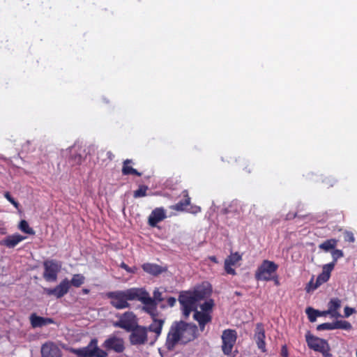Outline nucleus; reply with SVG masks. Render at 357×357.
<instances>
[{
    "instance_id": "obj_1",
    "label": "nucleus",
    "mask_w": 357,
    "mask_h": 357,
    "mask_svg": "<svg viewBox=\"0 0 357 357\" xmlns=\"http://www.w3.org/2000/svg\"><path fill=\"white\" fill-rule=\"evenodd\" d=\"M210 292L207 288L199 287L193 291L182 292L178 298L184 317L188 318L193 311V318L198 322L201 331L204 330L205 325L211 322L212 319L213 301L208 299L201 303L202 301L210 295Z\"/></svg>"
},
{
    "instance_id": "obj_2",
    "label": "nucleus",
    "mask_w": 357,
    "mask_h": 357,
    "mask_svg": "<svg viewBox=\"0 0 357 357\" xmlns=\"http://www.w3.org/2000/svg\"><path fill=\"white\" fill-rule=\"evenodd\" d=\"M197 336L198 328L195 324L183 321L174 322L167 334L165 347L168 350L172 351L177 344H187L194 340Z\"/></svg>"
},
{
    "instance_id": "obj_3",
    "label": "nucleus",
    "mask_w": 357,
    "mask_h": 357,
    "mask_svg": "<svg viewBox=\"0 0 357 357\" xmlns=\"http://www.w3.org/2000/svg\"><path fill=\"white\" fill-rule=\"evenodd\" d=\"M139 292V288H130L123 291L109 292L107 297L111 299L110 303L113 307L121 310L130 307L129 301H137Z\"/></svg>"
},
{
    "instance_id": "obj_4",
    "label": "nucleus",
    "mask_w": 357,
    "mask_h": 357,
    "mask_svg": "<svg viewBox=\"0 0 357 357\" xmlns=\"http://www.w3.org/2000/svg\"><path fill=\"white\" fill-rule=\"evenodd\" d=\"M70 353L77 357H107V353L98 346V340L92 339L87 346L82 348L68 347L66 349Z\"/></svg>"
},
{
    "instance_id": "obj_5",
    "label": "nucleus",
    "mask_w": 357,
    "mask_h": 357,
    "mask_svg": "<svg viewBox=\"0 0 357 357\" xmlns=\"http://www.w3.org/2000/svg\"><path fill=\"white\" fill-rule=\"evenodd\" d=\"M278 266L273 261L264 260L258 267L255 273V278L257 280L269 281L274 278Z\"/></svg>"
},
{
    "instance_id": "obj_6",
    "label": "nucleus",
    "mask_w": 357,
    "mask_h": 357,
    "mask_svg": "<svg viewBox=\"0 0 357 357\" xmlns=\"http://www.w3.org/2000/svg\"><path fill=\"white\" fill-rule=\"evenodd\" d=\"M305 339L307 346L315 351H319L325 357L331 356L330 347L326 340L314 336L310 332L305 335Z\"/></svg>"
},
{
    "instance_id": "obj_7",
    "label": "nucleus",
    "mask_w": 357,
    "mask_h": 357,
    "mask_svg": "<svg viewBox=\"0 0 357 357\" xmlns=\"http://www.w3.org/2000/svg\"><path fill=\"white\" fill-rule=\"evenodd\" d=\"M43 276L44 279L50 282H56L58 274L61 270L62 263L55 259H47L43 262Z\"/></svg>"
},
{
    "instance_id": "obj_8",
    "label": "nucleus",
    "mask_w": 357,
    "mask_h": 357,
    "mask_svg": "<svg viewBox=\"0 0 357 357\" xmlns=\"http://www.w3.org/2000/svg\"><path fill=\"white\" fill-rule=\"evenodd\" d=\"M119 320L114 323L115 327L121 328L126 331H131L137 326V319L132 312L128 311L116 316Z\"/></svg>"
},
{
    "instance_id": "obj_9",
    "label": "nucleus",
    "mask_w": 357,
    "mask_h": 357,
    "mask_svg": "<svg viewBox=\"0 0 357 357\" xmlns=\"http://www.w3.org/2000/svg\"><path fill=\"white\" fill-rule=\"evenodd\" d=\"M139 295L137 301H139L144 305L142 310L149 313L152 318H157L158 314L157 309L158 304L155 302V300L152 299L149 294L143 289H140Z\"/></svg>"
},
{
    "instance_id": "obj_10",
    "label": "nucleus",
    "mask_w": 357,
    "mask_h": 357,
    "mask_svg": "<svg viewBox=\"0 0 357 357\" xmlns=\"http://www.w3.org/2000/svg\"><path fill=\"white\" fill-rule=\"evenodd\" d=\"M236 337L237 334L234 330L227 329L223 331L222 350L225 355H229L231 353Z\"/></svg>"
},
{
    "instance_id": "obj_11",
    "label": "nucleus",
    "mask_w": 357,
    "mask_h": 357,
    "mask_svg": "<svg viewBox=\"0 0 357 357\" xmlns=\"http://www.w3.org/2000/svg\"><path fill=\"white\" fill-rule=\"evenodd\" d=\"M148 340L147 328L137 326L131 330L130 335V343L133 345L144 344Z\"/></svg>"
},
{
    "instance_id": "obj_12",
    "label": "nucleus",
    "mask_w": 357,
    "mask_h": 357,
    "mask_svg": "<svg viewBox=\"0 0 357 357\" xmlns=\"http://www.w3.org/2000/svg\"><path fill=\"white\" fill-rule=\"evenodd\" d=\"M70 289V281L66 278L63 280L54 288H44L43 292L47 296H54L57 298H60L66 295Z\"/></svg>"
},
{
    "instance_id": "obj_13",
    "label": "nucleus",
    "mask_w": 357,
    "mask_h": 357,
    "mask_svg": "<svg viewBox=\"0 0 357 357\" xmlns=\"http://www.w3.org/2000/svg\"><path fill=\"white\" fill-rule=\"evenodd\" d=\"M70 289V281L66 278L63 280L54 288H44L43 292L47 296H54L57 298H60L66 295Z\"/></svg>"
},
{
    "instance_id": "obj_14",
    "label": "nucleus",
    "mask_w": 357,
    "mask_h": 357,
    "mask_svg": "<svg viewBox=\"0 0 357 357\" xmlns=\"http://www.w3.org/2000/svg\"><path fill=\"white\" fill-rule=\"evenodd\" d=\"M102 347L107 350H113L116 353H121L124 350L123 339L115 336L109 337L103 343Z\"/></svg>"
},
{
    "instance_id": "obj_15",
    "label": "nucleus",
    "mask_w": 357,
    "mask_h": 357,
    "mask_svg": "<svg viewBox=\"0 0 357 357\" xmlns=\"http://www.w3.org/2000/svg\"><path fill=\"white\" fill-rule=\"evenodd\" d=\"M41 356L42 357H61V351L55 343L48 342L42 345Z\"/></svg>"
},
{
    "instance_id": "obj_16",
    "label": "nucleus",
    "mask_w": 357,
    "mask_h": 357,
    "mask_svg": "<svg viewBox=\"0 0 357 357\" xmlns=\"http://www.w3.org/2000/svg\"><path fill=\"white\" fill-rule=\"evenodd\" d=\"M265 332L261 324H257L255 331V340L258 348L263 352L266 351Z\"/></svg>"
},
{
    "instance_id": "obj_17",
    "label": "nucleus",
    "mask_w": 357,
    "mask_h": 357,
    "mask_svg": "<svg viewBox=\"0 0 357 357\" xmlns=\"http://www.w3.org/2000/svg\"><path fill=\"white\" fill-rule=\"evenodd\" d=\"M166 218V213L162 208H155L149 216L148 222L151 227H155L156 225Z\"/></svg>"
},
{
    "instance_id": "obj_18",
    "label": "nucleus",
    "mask_w": 357,
    "mask_h": 357,
    "mask_svg": "<svg viewBox=\"0 0 357 357\" xmlns=\"http://www.w3.org/2000/svg\"><path fill=\"white\" fill-rule=\"evenodd\" d=\"M29 319L33 328H40L54 323L53 319L40 317L36 315L35 313L30 315Z\"/></svg>"
},
{
    "instance_id": "obj_19",
    "label": "nucleus",
    "mask_w": 357,
    "mask_h": 357,
    "mask_svg": "<svg viewBox=\"0 0 357 357\" xmlns=\"http://www.w3.org/2000/svg\"><path fill=\"white\" fill-rule=\"evenodd\" d=\"M164 322L165 321L163 319L153 318V322L151 324L149 325L148 328V330L149 331L155 333L154 337L151 338V344H153L154 342L160 335Z\"/></svg>"
},
{
    "instance_id": "obj_20",
    "label": "nucleus",
    "mask_w": 357,
    "mask_h": 357,
    "mask_svg": "<svg viewBox=\"0 0 357 357\" xmlns=\"http://www.w3.org/2000/svg\"><path fill=\"white\" fill-rule=\"evenodd\" d=\"M25 238V236L15 234L13 235L8 236L5 239H3V244L9 248H12L15 247L19 243H20Z\"/></svg>"
},
{
    "instance_id": "obj_21",
    "label": "nucleus",
    "mask_w": 357,
    "mask_h": 357,
    "mask_svg": "<svg viewBox=\"0 0 357 357\" xmlns=\"http://www.w3.org/2000/svg\"><path fill=\"white\" fill-rule=\"evenodd\" d=\"M143 270L153 275H158L165 271H166V268H163L158 264L146 263L142 265Z\"/></svg>"
},
{
    "instance_id": "obj_22",
    "label": "nucleus",
    "mask_w": 357,
    "mask_h": 357,
    "mask_svg": "<svg viewBox=\"0 0 357 357\" xmlns=\"http://www.w3.org/2000/svg\"><path fill=\"white\" fill-rule=\"evenodd\" d=\"M70 158L69 162L71 165H79L83 159L82 154L79 152L76 146H72L69 149Z\"/></svg>"
},
{
    "instance_id": "obj_23",
    "label": "nucleus",
    "mask_w": 357,
    "mask_h": 357,
    "mask_svg": "<svg viewBox=\"0 0 357 357\" xmlns=\"http://www.w3.org/2000/svg\"><path fill=\"white\" fill-rule=\"evenodd\" d=\"M341 306V301L338 298L331 299L328 303V310L325 311L324 313H329L333 317H337L340 314L337 312V310Z\"/></svg>"
},
{
    "instance_id": "obj_24",
    "label": "nucleus",
    "mask_w": 357,
    "mask_h": 357,
    "mask_svg": "<svg viewBox=\"0 0 357 357\" xmlns=\"http://www.w3.org/2000/svg\"><path fill=\"white\" fill-rule=\"evenodd\" d=\"M132 163V160L127 159L123 162V165L122 168V173L123 175H129V174H135L140 176L142 175L141 173L138 172L137 169L132 168L129 166V165Z\"/></svg>"
},
{
    "instance_id": "obj_25",
    "label": "nucleus",
    "mask_w": 357,
    "mask_h": 357,
    "mask_svg": "<svg viewBox=\"0 0 357 357\" xmlns=\"http://www.w3.org/2000/svg\"><path fill=\"white\" fill-rule=\"evenodd\" d=\"M183 196L185 197L184 201H180L173 206H172V208L176 211H183L184 208L188 206L190 203V198L188 196V192L186 190L183 192Z\"/></svg>"
},
{
    "instance_id": "obj_26",
    "label": "nucleus",
    "mask_w": 357,
    "mask_h": 357,
    "mask_svg": "<svg viewBox=\"0 0 357 357\" xmlns=\"http://www.w3.org/2000/svg\"><path fill=\"white\" fill-rule=\"evenodd\" d=\"M85 278L82 274H75L73 276L72 280L70 281V286L73 285L75 287H80L84 284Z\"/></svg>"
},
{
    "instance_id": "obj_27",
    "label": "nucleus",
    "mask_w": 357,
    "mask_h": 357,
    "mask_svg": "<svg viewBox=\"0 0 357 357\" xmlns=\"http://www.w3.org/2000/svg\"><path fill=\"white\" fill-rule=\"evenodd\" d=\"M336 244H337L336 240L329 239V240H327V241H324V243H321L319 247L320 249L328 252L330 250L333 249L336 246Z\"/></svg>"
},
{
    "instance_id": "obj_28",
    "label": "nucleus",
    "mask_w": 357,
    "mask_h": 357,
    "mask_svg": "<svg viewBox=\"0 0 357 357\" xmlns=\"http://www.w3.org/2000/svg\"><path fill=\"white\" fill-rule=\"evenodd\" d=\"M305 312L308 317L310 321L314 322L317 317L321 316L320 312L313 309L312 307H307L305 310Z\"/></svg>"
},
{
    "instance_id": "obj_29",
    "label": "nucleus",
    "mask_w": 357,
    "mask_h": 357,
    "mask_svg": "<svg viewBox=\"0 0 357 357\" xmlns=\"http://www.w3.org/2000/svg\"><path fill=\"white\" fill-rule=\"evenodd\" d=\"M19 229L26 234L33 235L35 234V231L32 228H31L26 220H21L19 225Z\"/></svg>"
},
{
    "instance_id": "obj_30",
    "label": "nucleus",
    "mask_w": 357,
    "mask_h": 357,
    "mask_svg": "<svg viewBox=\"0 0 357 357\" xmlns=\"http://www.w3.org/2000/svg\"><path fill=\"white\" fill-rule=\"evenodd\" d=\"M337 328L349 330L351 328V325L349 322L347 321H335V329Z\"/></svg>"
},
{
    "instance_id": "obj_31",
    "label": "nucleus",
    "mask_w": 357,
    "mask_h": 357,
    "mask_svg": "<svg viewBox=\"0 0 357 357\" xmlns=\"http://www.w3.org/2000/svg\"><path fill=\"white\" fill-rule=\"evenodd\" d=\"M148 190V187L146 185H141L139 189L134 192V197L139 198L143 197L146 195V191Z\"/></svg>"
},
{
    "instance_id": "obj_32",
    "label": "nucleus",
    "mask_w": 357,
    "mask_h": 357,
    "mask_svg": "<svg viewBox=\"0 0 357 357\" xmlns=\"http://www.w3.org/2000/svg\"><path fill=\"white\" fill-rule=\"evenodd\" d=\"M241 257L238 253L231 254L229 256L225 261L229 262L231 265H235L240 259Z\"/></svg>"
},
{
    "instance_id": "obj_33",
    "label": "nucleus",
    "mask_w": 357,
    "mask_h": 357,
    "mask_svg": "<svg viewBox=\"0 0 357 357\" xmlns=\"http://www.w3.org/2000/svg\"><path fill=\"white\" fill-rule=\"evenodd\" d=\"M317 329L318 331H324V330H334L335 329V322L332 323H324L317 326Z\"/></svg>"
},
{
    "instance_id": "obj_34",
    "label": "nucleus",
    "mask_w": 357,
    "mask_h": 357,
    "mask_svg": "<svg viewBox=\"0 0 357 357\" xmlns=\"http://www.w3.org/2000/svg\"><path fill=\"white\" fill-rule=\"evenodd\" d=\"M335 265V261H333L331 263H329V264H325L324 266H323V271L322 272L323 273H326L327 275H328L329 276L331 275V272L333 271V269L334 268V266Z\"/></svg>"
},
{
    "instance_id": "obj_35",
    "label": "nucleus",
    "mask_w": 357,
    "mask_h": 357,
    "mask_svg": "<svg viewBox=\"0 0 357 357\" xmlns=\"http://www.w3.org/2000/svg\"><path fill=\"white\" fill-rule=\"evenodd\" d=\"M152 299H154L157 304L164 300V298L162 296V293L159 291L158 289H155L153 291V298H152Z\"/></svg>"
},
{
    "instance_id": "obj_36",
    "label": "nucleus",
    "mask_w": 357,
    "mask_h": 357,
    "mask_svg": "<svg viewBox=\"0 0 357 357\" xmlns=\"http://www.w3.org/2000/svg\"><path fill=\"white\" fill-rule=\"evenodd\" d=\"M4 197L6 199L10 202L17 209H19L20 204L16 202L10 195L8 192H5Z\"/></svg>"
},
{
    "instance_id": "obj_37",
    "label": "nucleus",
    "mask_w": 357,
    "mask_h": 357,
    "mask_svg": "<svg viewBox=\"0 0 357 357\" xmlns=\"http://www.w3.org/2000/svg\"><path fill=\"white\" fill-rule=\"evenodd\" d=\"M332 257L335 263L339 259L343 257V252L340 250H334L332 252Z\"/></svg>"
},
{
    "instance_id": "obj_38",
    "label": "nucleus",
    "mask_w": 357,
    "mask_h": 357,
    "mask_svg": "<svg viewBox=\"0 0 357 357\" xmlns=\"http://www.w3.org/2000/svg\"><path fill=\"white\" fill-rule=\"evenodd\" d=\"M330 277L328 275H327L325 273H321L320 275H318L317 278V280H319L321 284L327 282L329 280Z\"/></svg>"
},
{
    "instance_id": "obj_39",
    "label": "nucleus",
    "mask_w": 357,
    "mask_h": 357,
    "mask_svg": "<svg viewBox=\"0 0 357 357\" xmlns=\"http://www.w3.org/2000/svg\"><path fill=\"white\" fill-rule=\"evenodd\" d=\"M344 239L346 241H349L351 243H354L355 241L354 234L351 231H347L344 232Z\"/></svg>"
},
{
    "instance_id": "obj_40",
    "label": "nucleus",
    "mask_w": 357,
    "mask_h": 357,
    "mask_svg": "<svg viewBox=\"0 0 357 357\" xmlns=\"http://www.w3.org/2000/svg\"><path fill=\"white\" fill-rule=\"evenodd\" d=\"M231 266L229 262L225 261V269L227 273L231 275H235L236 271L234 268H231Z\"/></svg>"
},
{
    "instance_id": "obj_41",
    "label": "nucleus",
    "mask_w": 357,
    "mask_h": 357,
    "mask_svg": "<svg viewBox=\"0 0 357 357\" xmlns=\"http://www.w3.org/2000/svg\"><path fill=\"white\" fill-rule=\"evenodd\" d=\"M314 276H312L311 280H310V281L308 282V284H307V286L305 287V289H306L307 292H311V291H314Z\"/></svg>"
},
{
    "instance_id": "obj_42",
    "label": "nucleus",
    "mask_w": 357,
    "mask_h": 357,
    "mask_svg": "<svg viewBox=\"0 0 357 357\" xmlns=\"http://www.w3.org/2000/svg\"><path fill=\"white\" fill-rule=\"evenodd\" d=\"M354 312V309L346 307L344 308V316L345 317H349L351 314Z\"/></svg>"
},
{
    "instance_id": "obj_43",
    "label": "nucleus",
    "mask_w": 357,
    "mask_h": 357,
    "mask_svg": "<svg viewBox=\"0 0 357 357\" xmlns=\"http://www.w3.org/2000/svg\"><path fill=\"white\" fill-rule=\"evenodd\" d=\"M281 356L283 357H288V350L286 345H283L281 349Z\"/></svg>"
},
{
    "instance_id": "obj_44",
    "label": "nucleus",
    "mask_w": 357,
    "mask_h": 357,
    "mask_svg": "<svg viewBox=\"0 0 357 357\" xmlns=\"http://www.w3.org/2000/svg\"><path fill=\"white\" fill-rule=\"evenodd\" d=\"M176 301V298L174 297H169L167 300V303L168 305L170 307H173L175 305Z\"/></svg>"
},
{
    "instance_id": "obj_45",
    "label": "nucleus",
    "mask_w": 357,
    "mask_h": 357,
    "mask_svg": "<svg viewBox=\"0 0 357 357\" xmlns=\"http://www.w3.org/2000/svg\"><path fill=\"white\" fill-rule=\"evenodd\" d=\"M120 267L125 269L128 273H132L133 271L124 262L120 264Z\"/></svg>"
},
{
    "instance_id": "obj_46",
    "label": "nucleus",
    "mask_w": 357,
    "mask_h": 357,
    "mask_svg": "<svg viewBox=\"0 0 357 357\" xmlns=\"http://www.w3.org/2000/svg\"><path fill=\"white\" fill-rule=\"evenodd\" d=\"M321 284V283L320 282H319V280H317L316 279V281L314 282V290H315L316 289H317V288H318Z\"/></svg>"
},
{
    "instance_id": "obj_47",
    "label": "nucleus",
    "mask_w": 357,
    "mask_h": 357,
    "mask_svg": "<svg viewBox=\"0 0 357 357\" xmlns=\"http://www.w3.org/2000/svg\"><path fill=\"white\" fill-rule=\"evenodd\" d=\"M211 259L213 261H214V262H217V261H216V258H215V257H211Z\"/></svg>"
},
{
    "instance_id": "obj_48",
    "label": "nucleus",
    "mask_w": 357,
    "mask_h": 357,
    "mask_svg": "<svg viewBox=\"0 0 357 357\" xmlns=\"http://www.w3.org/2000/svg\"><path fill=\"white\" fill-rule=\"evenodd\" d=\"M325 311L320 312L321 316L326 315V314H330L329 313H324Z\"/></svg>"
},
{
    "instance_id": "obj_49",
    "label": "nucleus",
    "mask_w": 357,
    "mask_h": 357,
    "mask_svg": "<svg viewBox=\"0 0 357 357\" xmlns=\"http://www.w3.org/2000/svg\"><path fill=\"white\" fill-rule=\"evenodd\" d=\"M197 211H200V208L199 207H197Z\"/></svg>"
},
{
    "instance_id": "obj_50",
    "label": "nucleus",
    "mask_w": 357,
    "mask_h": 357,
    "mask_svg": "<svg viewBox=\"0 0 357 357\" xmlns=\"http://www.w3.org/2000/svg\"><path fill=\"white\" fill-rule=\"evenodd\" d=\"M275 284H278V280H275Z\"/></svg>"
},
{
    "instance_id": "obj_51",
    "label": "nucleus",
    "mask_w": 357,
    "mask_h": 357,
    "mask_svg": "<svg viewBox=\"0 0 357 357\" xmlns=\"http://www.w3.org/2000/svg\"><path fill=\"white\" fill-rule=\"evenodd\" d=\"M85 293H87L88 292V290L85 289L84 290Z\"/></svg>"
},
{
    "instance_id": "obj_52",
    "label": "nucleus",
    "mask_w": 357,
    "mask_h": 357,
    "mask_svg": "<svg viewBox=\"0 0 357 357\" xmlns=\"http://www.w3.org/2000/svg\"><path fill=\"white\" fill-rule=\"evenodd\" d=\"M356 357H357V351H356Z\"/></svg>"
}]
</instances>
